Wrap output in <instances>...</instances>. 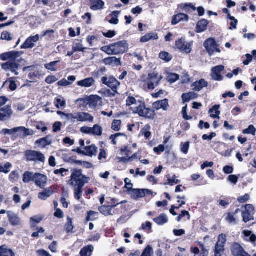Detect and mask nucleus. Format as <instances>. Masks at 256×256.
Returning a JSON list of instances; mask_svg holds the SVG:
<instances>
[{"label": "nucleus", "mask_w": 256, "mask_h": 256, "mask_svg": "<svg viewBox=\"0 0 256 256\" xmlns=\"http://www.w3.org/2000/svg\"><path fill=\"white\" fill-rule=\"evenodd\" d=\"M140 104L134 108V113L138 114V115L142 118L148 120H154L156 116V114L154 110H158L162 109L164 111H167L170 108L168 100L164 98L162 100H159L154 102L152 104V108L146 107L144 102L140 101Z\"/></svg>", "instance_id": "obj_1"}, {"label": "nucleus", "mask_w": 256, "mask_h": 256, "mask_svg": "<svg viewBox=\"0 0 256 256\" xmlns=\"http://www.w3.org/2000/svg\"><path fill=\"white\" fill-rule=\"evenodd\" d=\"M128 46V44L126 41L121 40L108 46H104L100 50L108 55H117L124 54Z\"/></svg>", "instance_id": "obj_2"}, {"label": "nucleus", "mask_w": 256, "mask_h": 256, "mask_svg": "<svg viewBox=\"0 0 256 256\" xmlns=\"http://www.w3.org/2000/svg\"><path fill=\"white\" fill-rule=\"evenodd\" d=\"M90 180V178L83 175L82 170L74 168L72 170L70 184L74 187H84V184L88 183Z\"/></svg>", "instance_id": "obj_3"}, {"label": "nucleus", "mask_w": 256, "mask_h": 256, "mask_svg": "<svg viewBox=\"0 0 256 256\" xmlns=\"http://www.w3.org/2000/svg\"><path fill=\"white\" fill-rule=\"evenodd\" d=\"M162 76L156 72L149 73L148 76L143 75L142 80L147 84L148 88L150 90L154 89L155 86L159 84Z\"/></svg>", "instance_id": "obj_4"}, {"label": "nucleus", "mask_w": 256, "mask_h": 256, "mask_svg": "<svg viewBox=\"0 0 256 256\" xmlns=\"http://www.w3.org/2000/svg\"><path fill=\"white\" fill-rule=\"evenodd\" d=\"M24 158L27 162H44L45 156L40 152L26 150L24 153Z\"/></svg>", "instance_id": "obj_5"}, {"label": "nucleus", "mask_w": 256, "mask_h": 256, "mask_svg": "<svg viewBox=\"0 0 256 256\" xmlns=\"http://www.w3.org/2000/svg\"><path fill=\"white\" fill-rule=\"evenodd\" d=\"M101 82L102 84L110 88L113 92H116L120 84V82L112 76L109 77L103 76L101 78Z\"/></svg>", "instance_id": "obj_6"}, {"label": "nucleus", "mask_w": 256, "mask_h": 256, "mask_svg": "<svg viewBox=\"0 0 256 256\" xmlns=\"http://www.w3.org/2000/svg\"><path fill=\"white\" fill-rule=\"evenodd\" d=\"M130 197L135 200H138L140 198H142L146 196L153 195V192L148 189H138L134 188L132 190V192L129 193Z\"/></svg>", "instance_id": "obj_7"}, {"label": "nucleus", "mask_w": 256, "mask_h": 256, "mask_svg": "<svg viewBox=\"0 0 256 256\" xmlns=\"http://www.w3.org/2000/svg\"><path fill=\"white\" fill-rule=\"evenodd\" d=\"M244 208L245 210L242 212V216L243 222L244 223H247L254 219V208L251 204H246Z\"/></svg>", "instance_id": "obj_8"}, {"label": "nucleus", "mask_w": 256, "mask_h": 256, "mask_svg": "<svg viewBox=\"0 0 256 256\" xmlns=\"http://www.w3.org/2000/svg\"><path fill=\"white\" fill-rule=\"evenodd\" d=\"M86 104L89 107L96 109L102 104V98L97 95H92L86 98Z\"/></svg>", "instance_id": "obj_9"}, {"label": "nucleus", "mask_w": 256, "mask_h": 256, "mask_svg": "<svg viewBox=\"0 0 256 256\" xmlns=\"http://www.w3.org/2000/svg\"><path fill=\"white\" fill-rule=\"evenodd\" d=\"M58 190L57 186L54 185L50 186L46 188L43 192H39L38 194V198L41 200H46L54 193L56 192Z\"/></svg>", "instance_id": "obj_10"}, {"label": "nucleus", "mask_w": 256, "mask_h": 256, "mask_svg": "<svg viewBox=\"0 0 256 256\" xmlns=\"http://www.w3.org/2000/svg\"><path fill=\"white\" fill-rule=\"evenodd\" d=\"M12 110L10 105L0 108V121H5L10 118Z\"/></svg>", "instance_id": "obj_11"}, {"label": "nucleus", "mask_w": 256, "mask_h": 256, "mask_svg": "<svg viewBox=\"0 0 256 256\" xmlns=\"http://www.w3.org/2000/svg\"><path fill=\"white\" fill-rule=\"evenodd\" d=\"M224 66L219 65L214 67L212 69V77L214 80L221 81L223 80V76L222 75V72L224 70Z\"/></svg>", "instance_id": "obj_12"}, {"label": "nucleus", "mask_w": 256, "mask_h": 256, "mask_svg": "<svg viewBox=\"0 0 256 256\" xmlns=\"http://www.w3.org/2000/svg\"><path fill=\"white\" fill-rule=\"evenodd\" d=\"M88 6L93 11L102 10L104 8L105 3L102 0H87Z\"/></svg>", "instance_id": "obj_13"}, {"label": "nucleus", "mask_w": 256, "mask_h": 256, "mask_svg": "<svg viewBox=\"0 0 256 256\" xmlns=\"http://www.w3.org/2000/svg\"><path fill=\"white\" fill-rule=\"evenodd\" d=\"M190 44L188 43H186L182 38L178 39L176 42V46L178 49L182 52H185L186 54H190L192 50Z\"/></svg>", "instance_id": "obj_14"}, {"label": "nucleus", "mask_w": 256, "mask_h": 256, "mask_svg": "<svg viewBox=\"0 0 256 256\" xmlns=\"http://www.w3.org/2000/svg\"><path fill=\"white\" fill-rule=\"evenodd\" d=\"M20 56V52L16 51H10L2 54L0 58L3 61L9 60V61L16 60Z\"/></svg>", "instance_id": "obj_15"}, {"label": "nucleus", "mask_w": 256, "mask_h": 256, "mask_svg": "<svg viewBox=\"0 0 256 256\" xmlns=\"http://www.w3.org/2000/svg\"><path fill=\"white\" fill-rule=\"evenodd\" d=\"M19 130L23 132L24 134L26 136H30L32 134L30 133L29 129L22 126L15 128L11 130L4 128L0 132V134H12L13 133L16 132Z\"/></svg>", "instance_id": "obj_16"}, {"label": "nucleus", "mask_w": 256, "mask_h": 256, "mask_svg": "<svg viewBox=\"0 0 256 256\" xmlns=\"http://www.w3.org/2000/svg\"><path fill=\"white\" fill-rule=\"evenodd\" d=\"M231 252L233 256H244V254H248L243 248L237 242L232 244Z\"/></svg>", "instance_id": "obj_17"}, {"label": "nucleus", "mask_w": 256, "mask_h": 256, "mask_svg": "<svg viewBox=\"0 0 256 256\" xmlns=\"http://www.w3.org/2000/svg\"><path fill=\"white\" fill-rule=\"evenodd\" d=\"M204 46L210 55L214 54L218 45L214 38H208L204 42Z\"/></svg>", "instance_id": "obj_18"}, {"label": "nucleus", "mask_w": 256, "mask_h": 256, "mask_svg": "<svg viewBox=\"0 0 256 256\" xmlns=\"http://www.w3.org/2000/svg\"><path fill=\"white\" fill-rule=\"evenodd\" d=\"M35 177L36 179L34 182L40 188H44L47 182V176L40 173H36Z\"/></svg>", "instance_id": "obj_19"}, {"label": "nucleus", "mask_w": 256, "mask_h": 256, "mask_svg": "<svg viewBox=\"0 0 256 256\" xmlns=\"http://www.w3.org/2000/svg\"><path fill=\"white\" fill-rule=\"evenodd\" d=\"M178 8L186 13H191L196 10V8L192 3L180 4L178 5Z\"/></svg>", "instance_id": "obj_20"}, {"label": "nucleus", "mask_w": 256, "mask_h": 256, "mask_svg": "<svg viewBox=\"0 0 256 256\" xmlns=\"http://www.w3.org/2000/svg\"><path fill=\"white\" fill-rule=\"evenodd\" d=\"M208 21L206 19L200 20L196 24V32L197 33H201L204 32L208 28Z\"/></svg>", "instance_id": "obj_21"}, {"label": "nucleus", "mask_w": 256, "mask_h": 256, "mask_svg": "<svg viewBox=\"0 0 256 256\" xmlns=\"http://www.w3.org/2000/svg\"><path fill=\"white\" fill-rule=\"evenodd\" d=\"M84 156L90 157L96 156L98 152V148L94 144L85 146L84 148Z\"/></svg>", "instance_id": "obj_22"}, {"label": "nucleus", "mask_w": 256, "mask_h": 256, "mask_svg": "<svg viewBox=\"0 0 256 256\" xmlns=\"http://www.w3.org/2000/svg\"><path fill=\"white\" fill-rule=\"evenodd\" d=\"M7 214L9 222L12 226H16L20 224V219L16 214L10 211L7 212Z\"/></svg>", "instance_id": "obj_23"}, {"label": "nucleus", "mask_w": 256, "mask_h": 256, "mask_svg": "<svg viewBox=\"0 0 256 256\" xmlns=\"http://www.w3.org/2000/svg\"><path fill=\"white\" fill-rule=\"evenodd\" d=\"M189 17L186 14L179 13L173 16L172 20V24L176 25L183 20H188Z\"/></svg>", "instance_id": "obj_24"}, {"label": "nucleus", "mask_w": 256, "mask_h": 256, "mask_svg": "<svg viewBox=\"0 0 256 256\" xmlns=\"http://www.w3.org/2000/svg\"><path fill=\"white\" fill-rule=\"evenodd\" d=\"M208 82L204 79H201L194 82L192 86H194L193 90L196 92H200L202 88L208 86Z\"/></svg>", "instance_id": "obj_25"}, {"label": "nucleus", "mask_w": 256, "mask_h": 256, "mask_svg": "<svg viewBox=\"0 0 256 256\" xmlns=\"http://www.w3.org/2000/svg\"><path fill=\"white\" fill-rule=\"evenodd\" d=\"M113 208L110 205L104 204L98 208V210L100 214L104 216H112Z\"/></svg>", "instance_id": "obj_26"}, {"label": "nucleus", "mask_w": 256, "mask_h": 256, "mask_svg": "<svg viewBox=\"0 0 256 256\" xmlns=\"http://www.w3.org/2000/svg\"><path fill=\"white\" fill-rule=\"evenodd\" d=\"M94 250L92 245L89 244L82 248L80 252V256H92Z\"/></svg>", "instance_id": "obj_27"}, {"label": "nucleus", "mask_w": 256, "mask_h": 256, "mask_svg": "<svg viewBox=\"0 0 256 256\" xmlns=\"http://www.w3.org/2000/svg\"><path fill=\"white\" fill-rule=\"evenodd\" d=\"M94 80L92 78H88L77 82V85L82 87L88 88L92 86Z\"/></svg>", "instance_id": "obj_28"}, {"label": "nucleus", "mask_w": 256, "mask_h": 256, "mask_svg": "<svg viewBox=\"0 0 256 256\" xmlns=\"http://www.w3.org/2000/svg\"><path fill=\"white\" fill-rule=\"evenodd\" d=\"M82 43V40H75L72 45V48H73V50H74V52H85L86 48L83 47Z\"/></svg>", "instance_id": "obj_29"}, {"label": "nucleus", "mask_w": 256, "mask_h": 256, "mask_svg": "<svg viewBox=\"0 0 256 256\" xmlns=\"http://www.w3.org/2000/svg\"><path fill=\"white\" fill-rule=\"evenodd\" d=\"M158 38V35L155 32H150L142 36L140 40L142 42H146L151 40H156Z\"/></svg>", "instance_id": "obj_30"}, {"label": "nucleus", "mask_w": 256, "mask_h": 256, "mask_svg": "<svg viewBox=\"0 0 256 256\" xmlns=\"http://www.w3.org/2000/svg\"><path fill=\"white\" fill-rule=\"evenodd\" d=\"M154 222L158 226H162L168 222V218L165 214H162L153 219Z\"/></svg>", "instance_id": "obj_31"}, {"label": "nucleus", "mask_w": 256, "mask_h": 256, "mask_svg": "<svg viewBox=\"0 0 256 256\" xmlns=\"http://www.w3.org/2000/svg\"><path fill=\"white\" fill-rule=\"evenodd\" d=\"M0 256H14V252L8 249L6 244L0 246Z\"/></svg>", "instance_id": "obj_32"}, {"label": "nucleus", "mask_w": 256, "mask_h": 256, "mask_svg": "<svg viewBox=\"0 0 256 256\" xmlns=\"http://www.w3.org/2000/svg\"><path fill=\"white\" fill-rule=\"evenodd\" d=\"M36 179L35 174L33 172L26 171L23 174L22 181L24 183H28L31 181H34Z\"/></svg>", "instance_id": "obj_33"}, {"label": "nucleus", "mask_w": 256, "mask_h": 256, "mask_svg": "<svg viewBox=\"0 0 256 256\" xmlns=\"http://www.w3.org/2000/svg\"><path fill=\"white\" fill-rule=\"evenodd\" d=\"M198 94L194 92H189L188 93H184L182 96V100L183 102H190L191 100L196 98Z\"/></svg>", "instance_id": "obj_34"}, {"label": "nucleus", "mask_w": 256, "mask_h": 256, "mask_svg": "<svg viewBox=\"0 0 256 256\" xmlns=\"http://www.w3.org/2000/svg\"><path fill=\"white\" fill-rule=\"evenodd\" d=\"M220 107V105L216 104L210 109L209 113L210 114V118H219V115L220 113L218 110Z\"/></svg>", "instance_id": "obj_35"}, {"label": "nucleus", "mask_w": 256, "mask_h": 256, "mask_svg": "<svg viewBox=\"0 0 256 256\" xmlns=\"http://www.w3.org/2000/svg\"><path fill=\"white\" fill-rule=\"evenodd\" d=\"M84 223L86 224L90 221H94L98 218V213L96 212L90 210L87 212Z\"/></svg>", "instance_id": "obj_36"}, {"label": "nucleus", "mask_w": 256, "mask_h": 256, "mask_svg": "<svg viewBox=\"0 0 256 256\" xmlns=\"http://www.w3.org/2000/svg\"><path fill=\"white\" fill-rule=\"evenodd\" d=\"M150 128L151 126L149 124L145 125V126L140 130V134L144 136L146 140H148L152 136V132H150Z\"/></svg>", "instance_id": "obj_37"}, {"label": "nucleus", "mask_w": 256, "mask_h": 256, "mask_svg": "<svg viewBox=\"0 0 256 256\" xmlns=\"http://www.w3.org/2000/svg\"><path fill=\"white\" fill-rule=\"evenodd\" d=\"M79 122H92L94 117L88 113L80 112Z\"/></svg>", "instance_id": "obj_38"}, {"label": "nucleus", "mask_w": 256, "mask_h": 256, "mask_svg": "<svg viewBox=\"0 0 256 256\" xmlns=\"http://www.w3.org/2000/svg\"><path fill=\"white\" fill-rule=\"evenodd\" d=\"M242 234L246 238H248V239H246L247 241L251 242H256V236L255 234H252V231L244 230H243Z\"/></svg>", "instance_id": "obj_39"}, {"label": "nucleus", "mask_w": 256, "mask_h": 256, "mask_svg": "<svg viewBox=\"0 0 256 256\" xmlns=\"http://www.w3.org/2000/svg\"><path fill=\"white\" fill-rule=\"evenodd\" d=\"M103 62L106 65H111L113 64H115L116 65L120 64V61L119 58H117L116 57H109L105 58L103 60Z\"/></svg>", "instance_id": "obj_40"}, {"label": "nucleus", "mask_w": 256, "mask_h": 256, "mask_svg": "<svg viewBox=\"0 0 256 256\" xmlns=\"http://www.w3.org/2000/svg\"><path fill=\"white\" fill-rule=\"evenodd\" d=\"M226 242V234H221L218 236V240L216 242L215 246L224 248Z\"/></svg>", "instance_id": "obj_41"}, {"label": "nucleus", "mask_w": 256, "mask_h": 256, "mask_svg": "<svg viewBox=\"0 0 256 256\" xmlns=\"http://www.w3.org/2000/svg\"><path fill=\"white\" fill-rule=\"evenodd\" d=\"M92 134L96 136H100L102 134V128L98 124H96L92 128Z\"/></svg>", "instance_id": "obj_42"}, {"label": "nucleus", "mask_w": 256, "mask_h": 256, "mask_svg": "<svg viewBox=\"0 0 256 256\" xmlns=\"http://www.w3.org/2000/svg\"><path fill=\"white\" fill-rule=\"evenodd\" d=\"M36 144H39L42 148H45L46 146L51 144L52 142L48 140V137L46 136L37 140Z\"/></svg>", "instance_id": "obj_43"}, {"label": "nucleus", "mask_w": 256, "mask_h": 256, "mask_svg": "<svg viewBox=\"0 0 256 256\" xmlns=\"http://www.w3.org/2000/svg\"><path fill=\"white\" fill-rule=\"evenodd\" d=\"M159 58L166 62H170L172 58V56L168 52L165 51L161 52L160 53Z\"/></svg>", "instance_id": "obj_44"}, {"label": "nucleus", "mask_w": 256, "mask_h": 256, "mask_svg": "<svg viewBox=\"0 0 256 256\" xmlns=\"http://www.w3.org/2000/svg\"><path fill=\"white\" fill-rule=\"evenodd\" d=\"M126 201L119 202L118 200L114 198H111L110 201H107L106 203L110 205L112 208H115L118 207L120 204L126 202Z\"/></svg>", "instance_id": "obj_45"}, {"label": "nucleus", "mask_w": 256, "mask_h": 256, "mask_svg": "<svg viewBox=\"0 0 256 256\" xmlns=\"http://www.w3.org/2000/svg\"><path fill=\"white\" fill-rule=\"evenodd\" d=\"M20 64L18 62H16V60L10 61V70L12 72L14 73L16 75H18V74L17 70L18 69Z\"/></svg>", "instance_id": "obj_46"}, {"label": "nucleus", "mask_w": 256, "mask_h": 256, "mask_svg": "<svg viewBox=\"0 0 256 256\" xmlns=\"http://www.w3.org/2000/svg\"><path fill=\"white\" fill-rule=\"evenodd\" d=\"M80 114V112H75V113H71V114H64V116L68 120H71L72 122H75L74 120H77L79 122V118Z\"/></svg>", "instance_id": "obj_47"}, {"label": "nucleus", "mask_w": 256, "mask_h": 256, "mask_svg": "<svg viewBox=\"0 0 256 256\" xmlns=\"http://www.w3.org/2000/svg\"><path fill=\"white\" fill-rule=\"evenodd\" d=\"M34 46V44L32 42V39H30V38L29 37L26 40L25 42L20 46V48L22 49H27L32 48Z\"/></svg>", "instance_id": "obj_48"}, {"label": "nucleus", "mask_w": 256, "mask_h": 256, "mask_svg": "<svg viewBox=\"0 0 256 256\" xmlns=\"http://www.w3.org/2000/svg\"><path fill=\"white\" fill-rule=\"evenodd\" d=\"M228 18L230 20H232L230 22V26L229 29L230 30H232L236 28V26L238 23V20H236L234 16H232L231 15L228 16Z\"/></svg>", "instance_id": "obj_49"}, {"label": "nucleus", "mask_w": 256, "mask_h": 256, "mask_svg": "<svg viewBox=\"0 0 256 256\" xmlns=\"http://www.w3.org/2000/svg\"><path fill=\"white\" fill-rule=\"evenodd\" d=\"M256 128L254 125L252 124L250 125L247 128L242 130V133L244 134H252L253 136L256 135Z\"/></svg>", "instance_id": "obj_50"}, {"label": "nucleus", "mask_w": 256, "mask_h": 256, "mask_svg": "<svg viewBox=\"0 0 256 256\" xmlns=\"http://www.w3.org/2000/svg\"><path fill=\"white\" fill-rule=\"evenodd\" d=\"M122 122L120 120H114L112 124V128L114 131L118 132L120 129Z\"/></svg>", "instance_id": "obj_51"}, {"label": "nucleus", "mask_w": 256, "mask_h": 256, "mask_svg": "<svg viewBox=\"0 0 256 256\" xmlns=\"http://www.w3.org/2000/svg\"><path fill=\"white\" fill-rule=\"evenodd\" d=\"M59 61L52 62L50 63L45 64L44 67L48 70H50L52 72H56V64Z\"/></svg>", "instance_id": "obj_52"}, {"label": "nucleus", "mask_w": 256, "mask_h": 256, "mask_svg": "<svg viewBox=\"0 0 256 256\" xmlns=\"http://www.w3.org/2000/svg\"><path fill=\"white\" fill-rule=\"evenodd\" d=\"M64 229L67 233L72 232L74 229L72 220L70 218H68V222L64 226Z\"/></svg>", "instance_id": "obj_53"}, {"label": "nucleus", "mask_w": 256, "mask_h": 256, "mask_svg": "<svg viewBox=\"0 0 256 256\" xmlns=\"http://www.w3.org/2000/svg\"><path fill=\"white\" fill-rule=\"evenodd\" d=\"M83 187H74V198L76 200H80L82 192Z\"/></svg>", "instance_id": "obj_54"}, {"label": "nucleus", "mask_w": 256, "mask_h": 256, "mask_svg": "<svg viewBox=\"0 0 256 256\" xmlns=\"http://www.w3.org/2000/svg\"><path fill=\"white\" fill-rule=\"evenodd\" d=\"M12 166V164L10 162L6 163L4 166L0 165V172L8 174L10 172V168Z\"/></svg>", "instance_id": "obj_55"}, {"label": "nucleus", "mask_w": 256, "mask_h": 256, "mask_svg": "<svg viewBox=\"0 0 256 256\" xmlns=\"http://www.w3.org/2000/svg\"><path fill=\"white\" fill-rule=\"evenodd\" d=\"M19 174L16 170L12 171L9 176V180L12 182H14L18 180Z\"/></svg>", "instance_id": "obj_56"}, {"label": "nucleus", "mask_w": 256, "mask_h": 256, "mask_svg": "<svg viewBox=\"0 0 256 256\" xmlns=\"http://www.w3.org/2000/svg\"><path fill=\"white\" fill-rule=\"evenodd\" d=\"M182 114L184 120H188L192 118V116H188L187 114V104L184 106L182 108Z\"/></svg>", "instance_id": "obj_57"}, {"label": "nucleus", "mask_w": 256, "mask_h": 256, "mask_svg": "<svg viewBox=\"0 0 256 256\" xmlns=\"http://www.w3.org/2000/svg\"><path fill=\"white\" fill-rule=\"evenodd\" d=\"M125 186L124 188L127 189L128 193L132 192V188L133 184L131 182L130 180L128 178H126L124 179Z\"/></svg>", "instance_id": "obj_58"}, {"label": "nucleus", "mask_w": 256, "mask_h": 256, "mask_svg": "<svg viewBox=\"0 0 256 256\" xmlns=\"http://www.w3.org/2000/svg\"><path fill=\"white\" fill-rule=\"evenodd\" d=\"M153 253V250L150 246H148L143 251L141 256H151Z\"/></svg>", "instance_id": "obj_59"}, {"label": "nucleus", "mask_w": 256, "mask_h": 256, "mask_svg": "<svg viewBox=\"0 0 256 256\" xmlns=\"http://www.w3.org/2000/svg\"><path fill=\"white\" fill-rule=\"evenodd\" d=\"M250 200V196L248 194H246L243 196H239L238 198V201L240 204H244L248 202Z\"/></svg>", "instance_id": "obj_60"}, {"label": "nucleus", "mask_w": 256, "mask_h": 256, "mask_svg": "<svg viewBox=\"0 0 256 256\" xmlns=\"http://www.w3.org/2000/svg\"><path fill=\"white\" fill-rule=\"evenodd\" d=\"M224 251V248H220L218 246H215L214 250V256H222Z\"/></svg>", "instance_id": "obj_61"}, {"label": "nucleus", "mask_w": 256, "mask_h": 256, "mask_svg": "<svg viewBox=\"0 0 256 256\" xmlns=\"http://www.w3.org/2000/svg\"><path fill=\"white\" fill-rule=\"evenodd\" d=\"M168 78V81L171 84H172L177 81L179 79L180 76L178 74H176L172 73L169 75Z\"/></svg>", "instance_id": "obj_62"}, {"label": "nucleus", "mask_w": 256, "mask_h": 256, "mask_svg": "<svg viewBox=\"0 0 256 256\" xmlns=\"http://www.w3.org/2000/svg\"><path fill=\"white\" fill-rule=\"evenodd\" d=\"M230 203H231V200L230 198H226L224 200H220L219 201V204L224 208H226Z\"/></svg>", "instance_id": "obj_63"}, {"label": "nucleus", "mask_w": 256, "mask_h": 256, "mask_svg": "<svg viewBox=\"0 0 256 256\" xmlns=\"http://www.w3.org/2000/svg\"><path fill=\"white\" fill-rule=\"evenodd\" d=\"M228 180L234 184H236L238 180V176L236 175L231 174L228 178Z\"/></svg>", "instance_id": "obj_64"}]
</instances>
